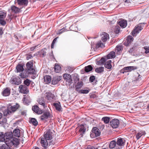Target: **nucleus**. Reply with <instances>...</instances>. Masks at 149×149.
I'll return each mask as SVG.
<instances>
[{
	"label": "nucleus",
	"instance_id": "1",
	"mask_svg": "<svg viewBox=\"0 0 149 149\" xmlns=\"http://www.w3.org/2000/svg\"><path fill=\"white\" fill-rule=\"evenodd\" d=\"M19 105L18 104L13 106H8L7 108L4 110L3 112L4 116H7L8 115L13 113L19 107Z\"/></svg>",
	"mask_w": 149,
	"mask_h": 149
},
{
	"label": "nucleus",
	"instance_id": "2",
	"mask_svg": "<svg viewBox=\"0 0 149 149\" xmlns=\"http://www.w3.org/2000/svg\"><path fill=\"white\" fill-rule=\"evenodd\" d=\"M53 135L52 131L50 130H47L44 132V138L47 139L49 141V145H52L54 143V142L51 141L52 139Z\"/></svg>",
	"mask_w": 149,
	"mask_h": 149
},
{
	"label": "nucleus",
	"instance_id": "3",
	"mask_svg": "<svg viewBox=\"0 0 149 149\" xmlns=\"http://www.w3.org/2000/svg\"><path fill=\"white\" fill-rule=\"evenodd\" d=\"M144 24V23H142L136 26L132 32V35L134 36H136V34L139 33L143 29Z\"/></svg>",
	"mask_w": 149,
	"mask_h": 149
},
{
	"label": "nucleus",
	"instance_id": "4",
	"mask_svg": "<svg viewBox=\"0 0 149 149\" xmlns=\"http://www.w3.org/2000/svg\"><path fill=\"white\" fill-rule=\"evenodd\" d=\"M19 140L16 138L10 139L6 142V144L10 147L13 145L15 146H17L19 144Z\"/></svg>",
	"mask_w": 149,
	"mask_h": 149
},
{
	"label": "nucleus",
	"instance_id": "5",
	"mask_svg": "<svg viewBox=\"0 0 149 149\" xmlns=\"http://www.w3.org/2000/svg\"><path fill=\"white\" fill-rule=\"evenodd\" d=\"M6 15V13L5 11H0V24L4 26L6 24L5 19Z\"/></svg>",
	"mask_w": 149,
	"mask_h": 149
},
{
	"label": "nucleus",
	"instance_id": "6",
	"mask_svg": "<svg viewBox=\"0 0 149 149\" xmlns=\"http://www.w3.org/2000/svg\"><path fill=\"white\" fill-rule=\"evenodd\" d=\"M26 66L28 69V73L31 74L34 73L35 70L34 69L32 62L31 61L28 62L26 64Z\"/></svg>",
	"mask_w": 149,
	"mask_h": 149
},
{
	"label": "nucleus",
	"instance_id": "7",
	"mask_svg": "<svg viewBox=\"0 0 149 149\" xmlns=\"http://www.w3.org/2000/svg\"><path fill=\"white\" fill-rule=\"evenodd\" d=\"M100 133L99 130L97 128L95 127L93 128L90 134L91 137L93 138L95 136L97 137L100 135Z\"/></svg>",
	"mask_w": 149,
	"mask_h": 149
},
{
	"label": "nucleus",
	"instance_id": "8",
	"mask_svg": "<svg viewBox=\"0 0 149 149\" xmlns=\"http://www.w3.org/2000/svg\"><path fill=\"white\" fill-rule=\"evenodd\" d=\"M110 125L113 128H116L118 127L119 124V121L117 119H113L110 122Z\"/></svg>",
	"mask_w": 149,
	"mask_h": 149
},
{
	"label": "nucleus",
	"instance_id": "9",
	"mask_svg": "<svg viewBox=\"0 0 149 149\" xmlns=\"http://www.w3.org/2000/svg\"><path fill=\"white\" fill-rule=\"evenodd\" d=\"M87 127L86 124L81 125L79 126L76 129L79 130V131L80 134H83L86 132Z\"/></svg>",
	"mask_w": 149,
	"mask_h": 149
},
{
	"label": "nucleus",
	"instance_id": "10",
	"mask_svg": "<svg viewBox=\"0 0 149 149\" xmlns=\"http://www.w3.org/2000/svg\"><path fill=\"white\" fill-rule=\"evenodd\" d=\"M63 77L66 81L70 84L72 83V80L71 76L70 74H65L63 75Z\"/></svg>",
	"mask_w": 149,
	"mask_h": 149
},
{
	"label": "nucleus",
	"instance_id": "11",
	"mask_svg": "<svg viewBox=\"0 0 149 149\" xmlns=\"http://www.w3.org/2000/svg\"><path fill=\"white\" fill-rule=\"evenodd\" d=\"M19 91L24 94H27L29 92L28 88L24 85H21L19 86Z\"/></svg>",
	"mask_w": 149,
	"mask_h": 149
},
{
	"label": "nucleus",
	"instance_id": "12",
	"mask_svg": "<svg viewBox=\"0 0 149 149\" xmlns=\"http://www.w3.org/2000/svg\"><path fill=\"white\" fill-rule=\"evenodd\" d=\"M37 102L39 105L41 106L43 108L47 107V104L46 103V101L43 97H40L38 99Z\"/></svg>",
	"mask_w": 149,
	"mask_h": 149
},
{
	"label": "nucleus",
	"instance_id": "13",
	"mask_svg": "<svg viewBox=\"0 0 149 149\" xmlns=\"http://www.w3.org/2000/svg\"><path fill=\"white\" fill-rule=\"evenodd\" d=\"M50 114L49 111H46L44 112L43 115H42L40 117V119L42 120L47 119L50 117Z\"/></svg>",
	"mask_w": 149,
	"mask_h": 149
},
{
	"label": "nucleus",
	"instance_id": "14",
	"mask_svg": "<svg viewBox=\"0 0 149 149\" xmlns=\"http://www.w3.org/2000/svg\"><path fill=\"white\" fill-rule=\"evenodd\" d=\"M133 38L132 36H129L127 37L126 41L124 42L125 45L127 46L133 42Z\"/></svg>",
	"mask_w": 149,
	"mask_h": 149
},
{
	"label": "nucleus",
	"instance_id": "15",
	"mask_svg": "<svg viewBox=\"0 0 149 149\" xmlns=\"http://www.w3.org/2000/svg\"><path fill=\"white\" fill-rule=\"evenodd\" d=\"M40 143L42 146L44 148H46L49 144V141L44 138L41 139Z\"/></svg>",
	"mask_w": 149,
	"mask_h": 149
},
{
	"label": "nucleus",
	"instance_id": "16",
	"mask_svg": "<svg viewBox=\"0 0 149 149\" xmlns=\"http://www.w3.org/2000/svg\"><path fill=\"white\" fill-rule=\"evenodd\" d=\"M20 79L19 78L16 77L13 79L11 78L10 80V82L12 84L18 85L21 83Z\"/></svg>",
	"mask_w": 149,
	"mask_h": 149
},
{
	"label": "nucleus",
	"instance_id": "17",
	"mask_svg": "<svg viewBox=\"0 0 149 149\" xmlns=\"http://www.w3.org/2000/svg\"><path fill=\"white\" fill-rule=\"evenodd\" d=\"M118 25L123 28H125L127 26V22L126 20L121 19L120 21L118 22Z\"/></svg>",
	"mask_w": 149,
	"mask_h": 149
},
{
	"label": "nucleus",
	"instance_id": "18",
	"mask_svg": "<svg viewBox=\"0 0 149 149\" xmlns=\"http://www.w3.org/2000/svg\"><path fill=\"white\" fill-rule=\"evenodd\" d=\"M32 110L36 113L40 114L42 113V111L37 105L34 106L32 108Z\"/></svg>",
	"mask_w": 149,
	"mask_h": 149
},
{
	"label": "nucleus",
	"instance_id": "19",
	"mask_svg": "<svg viewBox=\"0 0 149 149\" xmlns=\"http://www.w3.org/2000/svg\"><path fill=\"white\" fill-rule=\"evenodd\" d=\"M101 36L102 40L103 42H106L109 38V34L105 32L102 33Z\"/></svg>",
	"mask_w": 149,
	"mask_h": 149
},
{
	"label": "nucleus",
	"instance_id": "20",
	"mask_svg": "<svg viewBox=\"0 0 149 149\" xmlns=\"http://www.w3.org/2000/svg\"><path fill=\"white\" fill-rule=\"evenodd\" d=\"M62 77L61 76H56L53 78L52 81V84L55 85L57 84L61 79Z\"/></svg>",
	"mask_w": 149,
	"mask_h": 149
},
{
	"label": "nucleus",
	"instance_id": "21",
	"mask_svg": "<svg viewBox=\"0 0 149 149\" xmlns=\"http://www.w3.org/2000/svg\"><path fill=\"white\" fill-rule=\"evenodd\" d=\"M10 93V89L8 88H5L2 92V94L5 96H8Z\"/></svg>",
	"mask_w": 149,
	"mask_h": 149
},
{
	"label": "nucleus",
	"instance_id": "22",
	"mask_svg": "<svg viewBox=\"0 0 149 149\" xmlns=\"http://www.w3.org/2000/svg\"><path fill=\"white\" fill-rule=\"evenodd\" d=\"M5 134L6 137L5 143H6V142L8 141V140H10V139H13L12 137L13 136V133L11 132H7Z\"/></svg>",
	"mask_w": 149,
	"mask_h": 149
},
{
	"label": "nucleus",
	"instance_id": "23",
	"mask_svg": "<svg viewBox=\"0 0 149 149\" xmlns=\"http://www.w3.org/2000/svg\"><path fill=\"white\" fill-rule=\"evenodd\" d=\"M83 86V82L82 81H79L77 83L75 87V90L78 92L81 89Z\"/></svg>",
	"mask_w": 149,
	"mask_h": 149
},
{
	"label": "nucleus",
	"instance_id": "24",
	"mask_svg": "<svg viewBox=\"0 0 149 149\" xmlns=\"http://www.w3.org/2000/svg\"><path fill=\"white\" fill-rule=\"evenodd\" d=\"M123 46L122 45H118L116 46L115 49L117 54H119L123 49Z\"/></svg>",
	"mask_w": 149,
	"mask_h": 149
},
{
	"label": "nucleus",
	"instance_id": "25",
	"mask_svg": "<svg viewBox=\"0 0 149 149\" xmlns=\"http://www.w3.org/2000/svg\"><path fill=\"white\" fill-rule=\"evenodd\" d=\"M17 1L18 4L20 5L26 6L28 4V0H17Z\"/></svg>",
	"mask_w": 149,
	"mask_h": 149
},
{
	"label": "nucleus",
	"instance_id": "26",
	"mask_svg": "<svg viewBox=\"0 0 149 149\" xmlns=\"http://www.w3.org/2000/svg\"><path fill=\"white\" fill-rule=\"evenodd\" d=\"M137 68L136 66H128L124 68L123 70L127 72L131 71L132 70L136 69Z\"/></svg>",
	"mask_w": 149,
	"mask_h": 149
},
{
	"label": "nucleus",
	"instance_id": "27",
	"mask_svg": "<svg viewBox=\"0 0 149 149\" xmlns=\"http://www.w3.org/2000/svg\"><path fill=\"white\" fill-rule=\"evenodd\" d=\"M111 61L110 60H109L106 62L104 64V67L105 68L108 69H111L112 65H111Z\"/></svg>",
	"mask_w": 149,
	"mask_h": 149
},
{
	"label": "nucleus",
	"instance_id": "28",
	"mask_svg": "<svg viewBox=\"0 0 149 149\" xmlns=\"http://www.w3.org/2000/svg\"><path fill=\"white\" fill-rule=\"evenodd\" d=\"M44 82L45 83L48 84L51 81V77L49 76H45L44 77Z\"/></svg>",
	"mask_w": 149,
	"mask_h": 149
},
{
	"label": "nucleus",
	"instance_id": "29",
	"mask_svg": "<svg viewBox=\"0 0 149 149\" xmlns=\"http://www.w3.org/2000/svg\"><path fill=\"white\" fill-rule=\"evenodd\" d=\"M0 141L4 142L6 141V137L5 134L3 132H1L0 133Z\"/></svg>",
	"mask_w": 149,
	"mask_h": 149
},
{
	"label": "nucleus",
	"instance_id": "30",
	"mask_svg": "<svg viewBox=\"0 0 149 149\" xmlns=\"http://www.w3.org/2000/svg\"><path fill=\"white\" fill-rule=\"evenodd\" d=\"M146 134L145 131H141L136 135V137L137 139H139L141 136L144 135Z\"/></svg>",
	"mask_w": 149,
	"mask_h": 149
},
{
	"label": "nucleus",
	"instance_id": "31",
	"mask_svg": "<svg viewBox=\"0 0 149 149\" xmlns=\"http://www.w3.org/2000/svg\"><path fill=\"white\" fill-rule=\"evenodd\" d=\"M54 69L56 73H59L60 72L61 70V68L60 65H58V64H55Z\"/></svg>",
	"mask_w": 149,
	"mask_h": 149
},
{
	"label": "nucleus",
	"instance_id": "32",
	"mask_svg": "<svg viewBox=\"0 0 149 149\" xmlns=\"http://www.w3.org/2000/svg\"><path fill=\"white\" fill-rule=\"evenodd\" d=\"M13 135L17 137H19L20 136V130L18 129L14 130L13 131Z\"/></svg>",
	"mask_w": 149,
	"mask_h": 149
},
{
	"label": "nucleus",
	"instance_id": "33",
	"mask_svg": "<svg viewBox=\"0 0 149 149\" xmlns=\"http://www.w3.org/2000/svg\"><path fill=\"white\" fill-rule=\"evenodd\" d=\"M29 123L32 124L33 125L36 126L38 125V122L37 120L35 118H31L30 120Z\"/></svg>",
	"mask_w": 149,
	"mask_h": 149
},
{
	"label": "nucleus",
	"instance_id": "34",
	"mask_svg": "<svg viewBox=\"0 0 149 149\" xmlns=\"http://www.w3.org/2000/svg\"><path fill=\"white\" fill-rule=\"evenodd\" d=\"M17 72H22L24 70L23 65L19 64L17 65L16 67Z\"/></svg>",
	"mask_w": 149,
	"mask_h": 149
},
{
	"label": "nucleus",
	"instance_id": "35",
	"mask_svg": "<svg viewBox=\"0 0 149 149\" xmlns=\"http://www.w3.org/2000/svg\"><path fill=\"white\" fill-rule=\"evenodd\" d=\"M104 47V44L102 43L101 41H98L96 45V48H98L99 47L102 48Z\"/></svg>",
	"mask_w": 149,
	"mask_h": 149
},
{
	"label": "nucleus",
	"instance_id": "36",
	"mask_svg": "<svg viewBox=\"0 0 149 149\" xmlns=\"http://www.w3.org/2000/svg\"><path fill=\"white\" fill-rule=\"evenodd\" d=\"M11 9L13 12L16 13H18L20 10V9L19 8L15 6H12Z\"/></svg>",
	"mask_w": 149,
	"mask_h": 149
},
{
	"label": "nucleus",
	"instance_id": "37",
	"mask_svg": "<svg viewBox=\"0 0 149 149\" xmlns=\"http://www.w3.org/2000/svg\"><path fill=\"white\" fill-rule=\"evenodd\" d=\"M115 57V53L112 51L110 52L107 55V58L110 59L114 58Z\"/></svg>",
	"mask_w": 149,
	"mask_h": 149
},
{
	"label": "nucleus",
	"instance_id": "38",
	"mask_svg": "<svg viewBox=\"0 0 149 149\" xmlns=\"http://www.w3.org/2000/svg\"><path fill=\"white\" fill-rule=\"evenodd\" d=\"M104 71V67L101 66L95 69V71L98 73H100Z\"/></svg>",
	"mask_w": 149,
	"mask_h": 149
},
{
	"label": "nucleus",
	"instance_id": "39",
	"mask_svg": "<svg viewBox=\"0 0 149 149\" xmlns=\"http://www.w3.org/2000/svg\"><path fill=\"white\" fill-rule=\"evenodd\" d=\"M47 98L49 100H52L54 97V95L53 94L51 93H47L46 95Z\"/></svg>",
	"mask_w": 149,
	"mask_h": 149
},
{
	"label": "nucleus",
	"instance_id": "40",
	"mask_svg": "<svg viewBox=\"0 0 149 149\" xmlns=\"http://www.w3.org/2000/svg\"><path fill=\"white\" fill-rule=\"evenodd\" d=\"M102 121H103L105 124H107L109 122L110 118L107 116L104 117L102 118Z\"/></svg>",
	"mask_w": 149,
	"mask_h": 149
},
{
	"label": "nucleus",
	"instance_id": "41",
	"mask_svg": "<svg viewBox=\"0 0 149 149\" xmlns=\"http://www.w3.org/2000/svg\"><path fill=\"white\" fill-rule=\"evenodd\" d=\"M54 104L56 109V110L59 111H61V107L60 105V102H58V103H54Z\"/></svg>",
	"mask_w": 149,
	"mask_h": 149
},
{
	"label": "nucleus",
	"instance_id": "42",
	"mask_svg": "<svg viewBox=\"0 0 149 149\" xmlns=\"http://www.w3.org/2000/svg\"><path fill=\"white\" fill-rule=\"evenodd\" d=\"M124 143V142L122 139L120 138L118 139L117 141V144L118 145L120 146H122L123 144Z\"/></svg>",
	"mask_w": 149,
	"mask_h": 149
},
{
	"label": "nucleus",
	"instance_id": "43",
	"mask_svg": "<svg viewBox=\"0 0 149 149\" xmlns=\"http://www.w3.org/2000/svg\"><path fill=\"white\" fill-rule=\"evenodd\" d=\"M105 61V59L104 58H102L100 61L97 62V64L101 65H103Z\"/></svg>",
	"mask_w": 149,
	"mask_h": 149
},
{
	"label": "nucleus",
	"instance_id": "44",
	"mask_svg": "<svg viewBox=\"0 0 149 149\" xmlns=\"http://www.w3.org/2000/svg\"><path fill=\"white\" fill-rule=\"evenodd\" d=\"M93 69V67L91 65H89L85 67V71L86 72L91 71Z\"/></svg>",
	"mask_w": 149,
	"mask_h": 149
},
{
	"label": "nucleus",
	"instance_id": "45",
	"mask_svg": "<svg viewBox=\"0 0 149 149\" xmlns=\"http://www.w3.org/2000/svg\"><path fill=\"white\" fill-rule=\"evenodd\" d=\"M23 101L24 104L26 105L28 104L31 102L30 99H28L25 97H24Z\"/></svg>",
	"mask_w": 149,
	"mask_h": 149
},
{
	"label": "nucleus",
	"instance_id": "46",
	"mask_svg": "<svg viewBox=\"0 0 149 149\" xmlns=\"http://www.w3.org/2000/svg\"><path fill=\"white\" fill-rule=\"evenodd\" d=\"M116 145V142L115 141L113 140L111 141L110 143L109 147L111 148H114Z\"/></svg>",
	"mask_w": 149,
	"mask_h": 149
},
{
	"label": "nucleus",
	"instance_id": "47",
	"mask_svg": "<svg viewBox=\"0 0 149 149\" xmlns=\"http://www.w3.org/2000/svg\"><path fill=\"white\" fill-rule=\"evenodd\" d=\"M7 119L6 118H3L0 121V124L1 125H6L7 123Z\"/></svg>",
	"mask_w": 149,
	"mask_h": 149
},
{
	"label": "nucleus",
	"instance_id": "48",
	"mask_svg": "<svg viewBox=\"0 0 149 149\" xmlns=\"http://www.w3.org/2000/svg\"><path fill=\"white\" fill-rule=\"evenodd\" d=\"M120 27L118 26H116L115 28L114 32L116 33H118L120 31Z\"/></svg>",
	"mask_w": 149,
	"mask_h": 149
},
{
	"label": "nucleus",
	"instance_id": "49",
	"mask_svg": "<svg viewBox=\"0 0 149 149\" xmlns=\"http://www.w3.org/2000/svg\"><path fill=\"white\" fill-rule=\"evenodd\" d=\"M89 90L82 89L78 93L83 94H87L89 92Z\"/></svg>",
	"mask_w": 149,
	"mask_h": 149
},
{
	"label": "nucleus",
	"instance_id": "50",
	"mask_svg": "<svg viewBox=\"0 0 149 149\" xmlns=\"http://www.w3.org/2000/svg\"><path fill=\"white\" fill-rule=\"evenodd\" d=\"M8 147H10V146L6 143V144L3 145L1 146L0 149H8Z\"/></svg>",
	"mask_w": 149,
	"mask_h": 149
},
{
	"label": "nucleus",
	"instance_id": "51",
	"mask_svg": "<svg viewBox=\"0 0 149 149\" xmlns=\"http://www.w3.org/2000/svg\"><path fill=\"white\" fill-rule=\"evenodd\" d=\"M20 77L21 78H26L27 76V74L26 73H21L19 75Z\"/></svg>",
	"mask_w": 149,
	"mask_h": 149
},
{
	"label": "nucleus",
	"instance_id": "52",
	"mask_svg": "<svg viewBox=\"0 0 149 149\" xmlns=\"http://www.w3.org/2000/svg\"><path fill=\"white\" fill-rule=\"evenodd\" d=\"M24 83L25 85L28 86L30 84L31 81L29 79H27L24 81Z\"/></svg>",
	"mask_w": 149,
	"mask_h": 149
},
{
	"label": "nucleus",
	"instance_id": "53",
	"mask_svg": "<svg viewBox=\"0 0 149 149\" xmlns=\"http://www.w3.org/2000/svg\"><path fill=\"white\" fill-rule=\"evenodd\" d=\"M57 38H58V37L55 38L53 40L52 42V45H51V48H54V45L55 43L56 42V41Z\"/></svg>",
	"mask_w": 149,
	"mask_h": 149
},
{
	"label": "nucleus",
	"instance_id": "54",
	"mask_svg": "<svg viewBox=\"0 0 149 149\" xmlns=\"http://www.w3.org/2000/svg\"><path fill=\"white\" fill-rule=\"evenodd\" d=\"M66 70L69 72H71L73 71V69L70 66H68Z\"/></svg>",
	"mask_w": 149,
	"mask_h": 149
},
{
	"label": "nucleus",
	"instance_id": "55",
	"mask_svg": "<svg viewBox=\"0 0 149 149\" xmlns=\"http://www.w3.org/2000/svg\"><path fill=\"white\" fill-rule=\"evenodd\" d=\"M145 49V52L146 54L149 53V47H145L144 48Z\"/></svg>",
	"mask_w": 149,
	"mask_h": 149
},
{
	"label": "nucleus",
	"instance_id": "56",
	"mask_svg": "<svg viewBox=\"0 0 149 149\" xmlns=\"http://www.w3.org/2000/svg\"><path fill=\"white\" fill-rule=\"evenodd\" d=\"M95 79V76H91L90 78V81L91 82H92L94 81Z\"/></svg>",
	"mask_w": 149,
	"mask_h": 149
},
{
	"label": "nucleus",
	"instance_id": "57",
	"mask_svg": "<svg viewBox=\"0 0 149 149\" xmlns=\"http://www.w3.org/2000/svg\"><path fill=\"white\" fill-rule=\"evenodd\" d=\"M65 29L63 28L59 30L58 31V33L60 34L65 31Z\"/></svg>",
	"mask_w": 149,
	"mask_h": 149
},
{
	"label": "nucleus",
	"instance_id": "58",
	"mask_svg": "<svg viewBox=\"0 0 149 149\" xmlns=\"http://www.w3.org/2000/svg\"><path fill=\"white\" fill-rule=\"evenodd\" d=\"M38 45H37L35 46L32 47H31L30 48V49L31 51H32L33 50H34L35 49H36L37 47L38 46Z\"/></svg>",
	"mask_w": 149,
	"mask_h": 149
},
{
	"label": "nucleus",
	"instance_id": "59",
	"mask_svg": "<svg viewBox=\"0 0 149 149\" xmlns=\"http://www.w3.org/2000/svg\"><path fill=\"white\" fill-rule=\"evenodd\" d=\"M87 149H97V148L92 147L91 146H89L87 147Z\"/></svg>",
	"mask_w": 149,
	"mask_h": 149
},
{
	"label": "nucleus",
	"instance_id": "60",
	"mask_svg": "<svg viewBox=\"0 0 149 149\" xmlns=\"http://www.w3.org/2000/svg\"><path fill=\"white\" fill-rule=\"evenodd\" d=\"M42 55H43V56H45L46 55V52L44 50H42Z\"/></svg>",
	"mask_w": 149,
	"mask_h": 149
},
{
	"label": "nucleus",
	"instance_id": "61",
	"mask_svg": "<svg viewBox=\"0 0 149 149\" xmlns=\"http://www.w3.org/2000/svg\"><path fill=\"white\" fill-rule=\"evenodd\" d=\"M3 33L2 31V29L1 28H0V34L1 35H2Z\"/></svg>",
	"mask_w": 149,
	"mask_h": 149
},
{
	"label": "nucleus",
	"instance_id": "62",
	"mask_svg": "<svg viewBox=\"0 0 149 149\" xmlns=\"http://www.w3.org/2000/svg\"><path fill=\"white\" fill-rule=\"evenodd\" d=\"M123 1L125 3H130V0H123Z\"/></svg>",
	"mask_w": 149,
	"mask_h": 149
},
{
	"label": "nucleus",
	"instance_id": "63",
	"mask_svg": "<svg viewBox=\"0 0 149 149\" xmlns=\"http://www.w3.org/2000/svg\"><path fill=\"white\" fill-rule=\"evenodd\" d=\"M8 17V21H9V20H10V21H11V16L10 15L9 16V17Z\"/></svg>",
	"mask_w": 149,
	"mask_h": 149
},
{
	"label": "nucleus",
	"instance_id": "64",
	"mask_svg": "<svg viewBox=\"0 0 149 149\" xmlns=\"http://www.w3.org/2000/svg\"><path fill=\"white\" fill-rule=\"evenodd\" d=\"M133 51V48H132V49H130V50L129 51V52L130 53L132 52Z\"/></svg>",
	"mask_w": 149,
	"mask_h": 149
}]
</instances>
